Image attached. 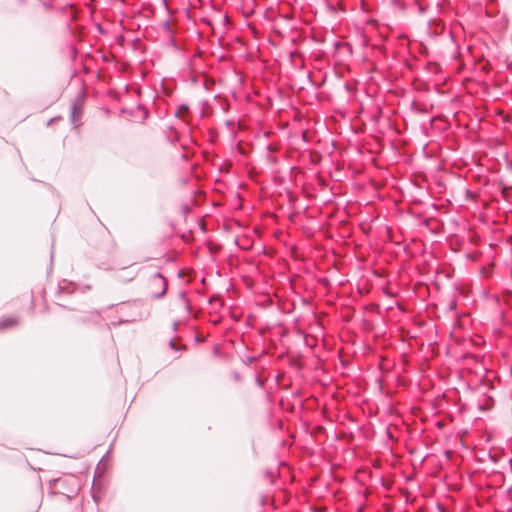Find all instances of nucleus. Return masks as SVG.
Instances as JSON below:
<instances>
[{
	"label": "nucleus",
	"mask_w": 512,
	"mask_h": 512,
	"mask_svg": "<svg viewBox=\"0 0 512 512\" xmlns=\"http://www.w3.org/2000/svg\"><path fill=\"white\" fill-rule=\"evenodd\" d=\"M188 111V106L185 105V104H182V105H179L175 111V116L176 117H183L184 114Z\"/></svg>",
	"instance_id": "obj_5"
},
{
	"label": "nucleus",
	"mask_w": 512,
	"mask_h": 512,
	"mask_svg": "<svg viewBox=\"0 0 512 512\" xmlns=\"http://www.w3.org/2000/svg\"><path fill=\"white\" fill-rule=\"evenodd\" d=\"M18 323V320L15 318H6L0 321V330L6 327L14 326Z\"/></svg>",
	"instance_id": "obj_4"
},
{
	"label": "nucleus",
	"mask_w": 512,
	"mask_h": 512,
	"mask_svg": "<svg viewBox=\"0 0 512 512\" xmlns=\"http://www.w3.org/2000/svg\"><path fill=\"white\" fill-rule=\"evenodd\" d=\"M167 279L160 273L154 274L149 281V291L153 298L160 299L167 292Z\"/></svg>",
	"instance_id": "obj_1"
},
{
	"label": "nucleus",
	"mask_w": 512,
	"mask_h": 512,
	"mask_svg": "<svg viewBox=\"0 0 512 512\" xmlns=\"http://www.w3.org/2000/svg\"><path fill=\"white\" fill-rule=\"evenodd\" d=\"M82 106L81 104L79 103H74L71 107V115H70V119H71V122L72 124H74L75 127L79 126V120L82 116Z\"/></svg>",
	"instance_id": "obj_2"
},
{
	"label": "nucleus",
	"mask_w": 512,
	"mask_h": 512,
	"mask_svg": "<svg viewBox=\"0 0 512 512\" xmlns=\"http://www.w3.org/2000/svg\"><path fill=\"white\" fill-rule=\"evenodd\" d=\"M179 300H180L181 305H182L184 308H186V309H188V308H189V301H188V299H187V296H186V293H185V292H183V291H182V292H180V294H179Z\"/></svg>",
	"instance_id": "obj_6"
},
{
	"label": "nucleus",
	"mask_w": 512,
	"mask_h": 512,
	"mask_svg": "<svg viewBox=\"0 0 512 512\" xmlns=\"http://www.w3.org/2000/svg\"><path fill=\"white\" fill-rule=\"evenodd\" d=\"M290 22V18L289 16H280L279 19L276 20L275 22V29L280 33V34H283V32H281L279 29L280 28H284L283 27V24H288Z\"/></svg>",
	"instance_id": "obj_3"
}]
</instances>
